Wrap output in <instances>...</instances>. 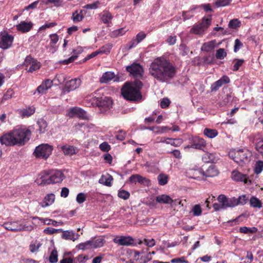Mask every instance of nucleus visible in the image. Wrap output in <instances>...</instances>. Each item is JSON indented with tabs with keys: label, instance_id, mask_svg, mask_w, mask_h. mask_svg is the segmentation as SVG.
<instances>
[{
	"label": "nucleus",
	"instance_id": "63",
	"mask_svg": "<svg viewBox=\"0 0 263 263\" xmlns=\"http://www.w3.org/2000/svg\"><path fill=\"white\" fill-rule=\"evenodd\" d=\"M146 35L144 32H140L136 35L135 39L138 42V43H140L146 37Z\"/></svg>",
	"mask_w": 263,
	"mask_h": 263
},
{
	"label": "nucleus",
	"instance_id": "60",
	"mask_svg": "<svg viewBox=\"0 0 263 263\" xmlns=\"http://www.w3.org/2000/svg\"><path fill=\"white\" fill-rule=\"evenodd\" d=\"M77 58H78V55H74L71 56V57H70L69 58H68L67 59L61 61L60 62V63L61 64H63L64 65H67V64H68L73 62L75 60H76L77 59Z\"/></svg>",
	"mask_w": 263,
	"mask_h": 263
},
{
	"label": "nucleus",
	"instance_id": "25",
	"mask_svg": "<svg viewBox=\"0 0 263 263\" xmlns=\"http://www.w3.org/2000/svg\"><path fill=\"white\" fill-rule=\"evenodd\" d=\"M216 159L215 153H205L202 157V161L205 163H213Z\"/></svg>",
	"mask_w": 263,
	"mask_h": 263
},
{
	"label": "nucleus",
	"instance_id": "64",
	"mask_svg": "<svg viewBox=\"0 0 263 263\" xmlns=\"http://www.w3.org/2000/svg\"><path fill=\"white\" fill-rule=\"evenodd\" d=\"M126 132L123 130L118 131V134L116 135L117 139L119 140L122 141L124 140L125 137Z\"/></svg>",
	"mask_w": 263,
	"mask_h": 263
},
{
	"label": "nucleus",
	"instance_id": "31",
	"mask_svg": "<svg viewBox=\"0 0 263 263\" xmlns=\"http://www.w3.org/2000/svg\"><path fill=\"white\" fill-rule=\"evenodd\" d=\"M234 200H235L234 207L238 205H244L249 200L248 197L246 195H242L239 196L238 198H236L234 197Z\"/></svg>",
	"mask_w": 263,
	"mask_h": 263
},
{
	"label": "nucleus",
	"instance_id": "3",
	"mask_svg": "<svg viewBox=\"0 0 263 263\" xmlns=\"http://www.w3.org/2000/svg\"><path fill=\"white\" fill-rule=\"evenodd\" d=\"M142 86V82L139 80H135L132 82H126L121 89V93L127 100L139 101L142 98L140 91Z\"/></svg>",
	"mask_w": 263,
	"mask_h": 263
},
{
	"label": "nucleus",
	"instance_id": "51",
	"mask_svg": "<svg viewBox=\"0 0 263 263\" xmlns=\"http://www.w3.org/2000/svg\"><path fill=\"white\" fill-rule=\"evenodd\" d=\"M263 170V161H258L256 162L254 172L256 174H258L260 173Z\"/></svg>",
	"mask_w": 263,
	"mask_h": 263
},
{
	"label": "nucleus",
	"instance_id": "35",
	"mask_svg": "<svg viewBox=\"0 0 263 263\" xmlns=\"http://www.w3.org/2000/svg\"><path fill=\"white\" fill-rule=\"evenodd\" d=\"M215 47V42L213 41L205 43L203 44L201 49L203 51L210 52Z\"/></svg>",
	"mask_w": 263,
	"mask_h": 263
},
{
	"label": "nucleus",
	"instance_id": "46",
	"mask_svg": "<svg viewBox=\"0 0 263 263\" xmlns=\"http://www.w3.org/2000/svg\"><path fill=\"white\" fill-rule=\"evenodd\" d=\"M58 252L56 250L54 249L53 250L51 254L50 255V256L49 257V261L51 263H55L58 261Z\"/></svg>",
	"mask_w": 263,
	"mask_h": 263
},
{
	"label": "nucleus",
	"instance_id": "22",
	"mask_svg": "<svg viewBox=\"0 0 263 263\" xmlns=\"http://www.w3.org/2000/svg\"><path fill=\"white\" fill-rule=\"evenodd\" d=\"M80 237L79 234H76L72 231H63L62 237L66 240H71L75 241Z\"/></svg>",
	"mask_w": 263,
	"mask_h": 263
},
{
	"label": "nucleus",
	"instance_id": "14",
	"mask_svg": "<svg viewBox=\"0 0 263 263\" xmlns=\"http://www.w3.org/2000/svg\"><path fill=\"white\" fill-rule=\"evenodd\" d=\"M129 181L131 183L136 184L137 182L139 183L144 186H149L151 184V181L145 177L138 174L132 175L129 178Z\"/></svg>",
	"mask_w": 263,
	"mask_h": 263
},
{
	"label": "nucleus",
	"instance_id": "40",
	"mask_svg": "<svg viewBox=\"0 0 263 263\" xmlns=\"http://www.w3.org/2000/svg\"><path fill=\"white\" fill-rule=\"evenodd\" d=\"M41 65L40 62H37V60H35L34 62L32 63L29 68H26V69L28 72H33L40 68Z\"/></svg>",
	"mask_w": 263,
	"mask_h": 263
},
{
	"label": "nucleus",
	"instance_id": "57",
	"mask_svg": "<svg viewBox=\"0 0 263 263\" xmlns=\"http://www.w3.org/2000/svg\"><path fill=\"white\" fill-rule=\"evenodd\" d=\"M230 2L231 0H217L215 4L217 7H224L228 5Z\"/></svg>",
	"mask_w": 263,
	"mask_h": 263
},
{
	"label": "nucleus",
	"instance_id": "54",
	"mask_svg": "<svg viewBox=\"0 0 263 263\" xmlns=\"http://www.w3.org/2000/svg\"><path fill=\"white\" fill-rule=\"evenodd\" d=\"M255 149L259 153L263 154V138H261L255 144Z\"/></svg>",
	"mask_w": 263,
	"mask_h": 263
},
{
	"label": "nucleus",
	"instance_id": "39",
	"mask_svg": "<svg viewBox=\"0 0 263 263\" xmlns=\"http://www.w3.org/2000/svg\"><path fill=\"white\" fill-rule=\"evenodd\" d=\"M258 229L256 227L248 228L242 227L239 228V232L242 233H255L257 232Z\"/></svg>",
	"mask_w": 263,
	"mask_h": 263
},
{
	"label": "nucleus",
	"instance_id": "2",
	"mask_svg": "<svg viewBox=\"0 0 263 263\" xmlns=\"http://www.w3.org/2000/svg\"><path fill=\"white\" fill-rule=\"evenodd\" d=\"M31 134L29 129L16 128L1 136L0 143L8 146L24 145L30 139Z\"/></svg>",
	"mask_w": 263,
	"mask_h": 263
},
{
	"label": "nucleus",
	"instance_id": "27",
	"mask_svg": "<svg viewBox=\"0 0 263 263\" xmlns=\"http://www.w3.org/2000/svg\"><path fill=\"white\" fill-rule=\"evenodd\" d=\"M115 77L114 72L107 71L103 73L100 81L102 83H107Z\"/></svg>",
	"mask_w": 263,
	"mask_h": 263
},
{
	"label": "nucleus",
	"instance_id": "45",
	"mask_svg": "<svg viewBox=\"0 0 263 263\" xmlns=\"http://www.w3.org/2000/svg\"><path fill=\"white\" fill-rule=\"evenodd\" d=\"M179 49L180 54H181L182 56H185L187 55L190 51V48L183 44L180 45Z\"/></svg>",
	"mask_w": 263,
	"mask_h": 263
},
{
	"label": "nucleus",
	"instance_id": "38",
	"mask_svg": "<svg viewBox=\"0 0 263 263\" xmlns=\"http://www.w3.org/2000/svg\"><path fill=\"white\" fill-rule=\"evenodd\" d=\"M83 10H81L79 13L76 11L72 13V19L74 23L80 22L84 18L83 14Z\"/></svg>",
	"mask_w": 263,
	"mask_h": 263
},
{
	"label": "nucleus",
	"instance_id": "18",
	"mask_svg": "<svg viewBox=\"0 0 263 263\" xmlns=\"http://www.w3.org/2000/svg\"><path fill=\"white\" fill-rule=\"evenodd\" d=\"M198 172L201 173L206 177H213L217 176L219 173V172L216 168L215 166L213 165H210L205 171H198Z\"/></svg>",
	"mask_w": 263,
	"mask_h": 263
},
{
	"label": "nucleus",
	"instance_id": "61",
	"mask_svg": "<svg viewBox=\"0 0 263 263\" xmlns=\"http://www.w3.org/2000/svg\"><path fill=\"white\" fill-rule=\"evenodd\" d=\"M243 46L242 43L239 39L235 40V45L234 48V51L237 52Z\"/></svg>",
	"mask_w": 263,
	"mask_h": 263
},
{
	"label": "nucleus",
	"instance_id": "16",
	"mask_svg": "<svg viewBox=\"0 0 263 263\" xmlns=\"http://www.w3.org/2000/svg\"><path fill=\"white\" fill-rule=\"evenodd\" d=\"M205 145L206 142L203 139L195 137L193 139L191 145H187L186 147L202 150Z\"/></svg>",
	"mask_w": 263,
	"mask_h": 263
},
{
	"label": "nucleus",
	"instance_id": "58",
	"mask_svg": "<svg viewBox=\"0 0 263 263\" xmlns=\"http://www.w3.org/2000/svg\"><path fill=\"white\" fill-rule=\"evenodd\" d=\"M100 2L97 1L92 4H87L84 6V8L87 9H96L98 8Z\"/></svg>",
	"mask_w": 263,
	"mask_h": 263
},
{
	"label": "nucleus",
	"instance_id": "17",
	"mask_svg": "<svg viewBox=\"0 0 263 263\" xmlns=\"http://www.w3.org/2000/svg\"><path fill=\"white\" fill-rule=\"evenodd\" d=\"M230 81V80L228 76H222L219 80L212 84L211 86V91L213 92L217 91L223 85L229 83Z\"/></svg>",
	"mask_w": 263,
	"mask_h": 263
},
{
	"label": "nucleus",
	"instance_id": "34",
	"mask_svg": "<svg viewBox=\"0 0 263 263\" xmlns=\"http://www.w3.org/2000/svg\"><path fill=\"white\" fill-rule=\"evenodd\" d=\"M92 248H98L102 247L104 243V240L101 238H98L90 240Z\"/></svg>",
	"mask_w": 263,
	"mask_h": 263
},
{
	"label": "nucleus",
	"instance_id": "1",
	"mask_svg": "<svg viewBox=\"0 0 263 263\" xmlns=\"http://www.w3.org/2000/svg\"><path fill=\"white\" fill-rule=\"evenodd\" d=\"M150 74L161 83H168L176 76V67L164 58L154 60L149 67Z\"/></svg>",
	"mask_w": 263,
	"mask_h": 263
},
{
	"label": "nucleus",
	"instance_id": "11",
	"mask_svg": "<svg viewBox=\"0 0 263 263\" xmlns=\"http://www.w3.org/2000/svg\"><path fill=\"white\" fill-rule=\"evenodd\" d=\"M3 227L6 229L13 232H18L26 230L27 228L28 227L25 226V225L20 224L17 221L5 222L3 224Z\"/></svg>",
	"mask_w": 263,
	"mask_h": 263
},
{
	"label": "nucleus",
	"instance_id": "37",
	"mask_svg": "<svg viewBox=\"0 0 263 263\" xmlns=\"http://www.w3.org/2000/svg\"><path fill=\"white\" fill-rule=\"evenodd\" d=\"M37 125L39 126V131L40 134L44 133L47 126V123L46 121L43 119L37 121Z\"/></svg>",
	"mask_w": 263,
	"mask_h": 263
},
{
	"label": "nucleus",
	"instance_id": "48",
	"mask_svg": "<svg viewBox=\"0 0 263 263\" xmlns=\"http://www.w3.org/2000/svg\"><path fill=\"white\" fill-rule=\"evenodd\" d=\"M194 216H199L201 215L202 209L199 204L194 205L191 211Z\"/></svg>",
	"mask_w": 263,
	"mask_h": 263
},
{
	"label": "nucleus",
	"instance_id": "52",
	"mask_svg": "<svg viewBox=\"0 0 263 263\" xmlns=\"http://www.w3.org/2000/svg\"><path fill=\"white\" fill-rule=\"evenodd\" d=\"M86 200V195L84 193H79L76 197V201L79 204L84 203Z\"/></svg>",
	"mask_w": 263,
	"mask_h": 263
},
{
	"label": "nucleus",
	"instance_id": "41",
	"mask_svg": "<svg viewBox=\"0 0 263 263\" xmlns=\"http://www.w3.org/2000/svg\"><path fill=\"white\" fill-rule=\"evenodd\" d=\"M211 16V15H209L207 17H203L202 20V22L201 23H200V24L202 25L203 27H204V29L205 30L207 29L209 27V26L211 25L212 20Z\"/></svg>",
	"mask_w": 263,
	"mask_h": 263
},
{
	"label": "nucleus",
	"instance_id": "13",
	"mask_svg": "<svg viewBox=\"0 0 263 263\" xmlns=\"http://www.w3.org/2000/svg\"><path fill=\"white\" fill-rule=\"evenodd\" d=\"M81 82V80L78 78L71 79L66 82L63 89V91L64 93L69 92L76 89L80 86Z\"/></svg>",
	"mask_w": 263,
	"mask_h": 263
},
{
	"label": "nucleus",
	"instance_id": "23",
	"mask_svg": "<svg viewBox=\"0 0 263 263\" xmlns=\"http://www.w3.org/2000/svg\"><path fill=\"white\" fill-rule=\"evenodd\" d=\"M32 27V24L31 22H21L16 26L17 29L22 32L29 31Z\"/></svg>",
	"mask_w": 263,
	"mask_h": 263
},
{
	"label": "nucleus",
	"instance_id": "59",
	"mask_svg": "<svg viewBox=\"0 0 263 263\" xmlns=\"http://www.w3.org/2000/svg\"><path fill=\"white\" fill-rule=\"evenodd\" d=\"M232 97L230 94H227L223 97L222 102L220 103L221 105H226L232 100Z\"/></svg>",
	"mask_w": 263,
	"mask_h": 263
},
{
	"label": "nucleus",
	"instance_id": "56",
	"mask_svg": "<svg viewBox=\"0 0 263 263\" xmlns=\"http://www.w3.org/2000/svg\"><path fill=\"white\" fill-rule=\"evenodd\" d=\"M34 60L35 59L30 55L27 56L24 61V65L25 66L26 68H28V66H30L31 64L34 62Z\"/></svg>",
	"mask_w": 263,
	"mask_h": 263
},
{
	"label": "nucleus",
	"instance_id": "5",
	"mask_svg": "<svg viewBox=\"0 0 263 263\" xmlns=\"http://www.w3.org/2000/svg\"><path fill=\"white\" fill-rule=\"evenodd\" d=\"M65 176L63 173L60 171H54L47 173L45 175H42L40 180L41 182H38L40 185L59 183L64 179Z\"/></svg>",
	"mask_w": 263,
	"mask_h": 263
},
{
	"label": "nucleus",
	"instance_id": "19",
	"mask_svg": "<svg viewBox=\"0 0 263 263\" xmlns=\"http://www.w3.org/2000/svg\"><path fill=\"white\" fill-rule=\"evenodd\" d=\"M61 149L65 155L71 156L77 154L79 149L73 145L66 144L61 147Z\"/></svg>",
	"mask_w": 263,
	"mask_h": 263
},
{
	"label": "nucleus",
	"instance_id": "55",
	"mask_svg": "<svg viewBox=\"0 0 263 263\" xmlns=\"http://www.w3.org/2000/svg\"><path fill=\"white\" fill-rule=\"evenodd\" d=\"M35 112V108L34 107H29L23 111V115L24 116H30Z\"/></svg>",
	"mask_w": 263,
	"mask_h": 263
},
{
	"label": "nucleus",
	"instance_id": "50",
	"mask_svg": "<svg viewBox=\"0 0 263 263\" xmlns=\"http://www.w3.org/2000/svg\"><path fill=\"white\" fill-rule=\"evenodd\" d=\"M79 107H77L71 108L67 113V116L70 118H73L75 116H77L79 112Z\"/></svg>",
	"mask_w": 263,
	"mask_h": 263
},
{
	"label": "nucleus",
	"instance_id": "43",
	"mask_svg": "<svg viewBox=\"0 0 263 263\" xmlns=\"http://www.w3.org/2000/svg\"><path fill=\"white\" fill-rule=\"evenodd\" d=\"M157 179L160 185H164L167 183L168 177L163 174H160L158 176Z\"/></svg>",
	"mask_w": 263,
	"mask_h": 263
},
{
	"label": "nucleus",
	"instance_id": "10",
	"mask_svg": "<svg viewBox=\"0 0 263 263\" xmlns=\"http://www.w3.org/2000/svg\"><path fill=\"white\" fill-rule=\"evenodd\" d=\"M132 252L134 253V259L136 261V263H147L152 259L151 253L144 254V251L140 252L133 250Z\"/></svg>",
	"mask_w": 263,
	"mask_h": 263
},
{
	"label": "nucleus",
	"instance_id": "32",
	"mask_svg": "<svg viewBox=\"0 0 263 263\" xmlns=\"http://www.w3.org/2000/svg\"><path fill=\"white\" fill-rule=\"evenodd\" d=\"M55 196L53 194H48L45 196L43 203L44 205H42L43 207L51 205L54 201Z\"/></svg>",
	"mask_w": 263,
	"mask_h": 263
},
{
	"label": "nucleus",
	"instance_id": "28",
	"mask_svg": "<svg viewBox=\"0 0 263 263\" xmlns=\"http://www.w3.org/2000/svg\"><path fill=\"white\" fill-rule=\"evenodd\" d=\"M205 29L204 27L200 24L194 25L190 30V32L198 35H201L204 33Z\"/></svg>",
	"mask_w": 263,
	"mask_h": 263
},
{
	"label": "nucleus",
	"instance_id": "12",
	"mask_svg": "<svg viewBox=\"0 0 263 263\" xmlns=\"http://www.w3.org/2000/svg\"><path fill=\"white\" fill-rule=\"evenodd\" d=\"M14 37L8 33L2 35L0 37V48L3 49L9 48L13 43Z\"/></svg>",
	"mask_w": 263,
	"mask_h": 263
},
{
	"label": "nucleus",
	"instance_id": "26",
	"mask_svg": "<svg viewBox=\"0 0 263 263\" xmlns=\"http://www.w3.org/2000/svg\"><path fill=\"white\" fill-rule=\"evenodd\" d=\"M113 180V177L109 174L107 175H102L99 179V183H102L107 186H111L112 185L111 181Z\"/></svg>",
	"mask_w": 263,
	"mask_h": 263
},
{
	"label": "nucleus",
	"instance_id": "49",
	"mask_svg": "<svg viewBox=\"0 0 263 263\" xmlns=\"http://www.w3.org/2000/svg\"><path fill=\"white\" fill-rule=\"evenodd\" d=\"M138 44V42L137 41L135 38H134L125 45V48L126 50H130L135 47Z\"/></svg>",
	"mask_w": 263,
	"mask_h": 263
},
{
	"label": "nucleus",
	"instance_id": "8",
	"mask_svg": "<svg viewBox=\"0 0 263 263\" xmlns=\"http://www.w3.org/2000/svg\"><path fill=\"white\" fill-rule=\"evenodd\" d=\"M127 71L135 78H141L143 76V67L138 63H133L126 68Z\"/></svg>",
	"mask_w": 263,
	"mask_h": 263
},
{
	"label": "nucleus",
	"instance_id": "53",
	"mask_svg": "<svg viewBox=\"0 0 263 263\" xmlns=\"http://www.w3.org/2000/svg\"><path fill=\"white\" fill-rule=\"evenodd\" d=\"M118 196L120 198L126 200L129 198L130 194L128 192L124 190H122L119 191Z\"/></svg>",
	"mask_w": 263,
	"mask_h": 263
},
{
	"label": "nucleus",
	"instance_id": "21",
	"mask_svg": "<svg viewBox=\"0 0 263 263\" xmlns=\"http://www.w3.org/2000/svg\"><path fill=\"white\" fill-rule=\"evenodd\" d=\"M231 178L233 180L236 181L244 182L245 183L247 182V175L242 174L236 170L232 172Z\"/></svg>",
	"mask_w": 263,
	"mask_h": 263
},
{
	"label": "nucleus",
	"instance_id": "33",
	"mask_svg": "<svg viewBox=\"0 0 263 263\" xmlns=\"http://www.w3.org/2000/svg\"><path fill=\"white\" fill-rule=\"evenodd\" d=\"M203 134L210 138H213L218 135V132L216 129L206 128L204 129Z\"/></svg>",
	"mask_w": 263,
	"mask_h": 263
},
{
	"label": "nucleus",
	"instance_id": "4",
	"mask_svg": "<svg viewBox=\"0 0 263 263\" xmlns=\"http://www.w3.org/2000/svg\"><path fill=\"white\" fill-rule=\"evenodd\" d=\"M97 91L86 97L85 99L86 106L90 107L97 106L100 108V112L104 113L112 106V100L109 97L97 96Z\"/></svg>",
	"mask_w": 263,
	"mask_h": 263
},
{
	"label": "nucleus",
	"instance_id": "44",
	"mask_svg": "<svg viewBox=\"0 0 263 263\" xmlns=\"http://www.w3.org/2000/svg\"><path fill=\"white\" fill-rule=\"evenodd\" d=\"M241 22L237 18L231 20L229 23V27L232 29H236L240 26Z\"/></svg>",
	"mask_w": 263,
	"mask_h": 263
},
{
	"label": "nucleus",
	"instance_id": "15",
	"mask_svg": "<svg viewBox=\"0 0 263 263\" xmlns=\"http://www.w3.org/2000/svg\"><path fill=\"white\" fill-rule=\"evenodd\" d=\"M217 200L224 209L234 207L235 201L234 197L228 198L224 195L221 194L218 197Z\"/></svg>",
	"mask_w": 263,
	"mask_h": 263
},
{
	"label": "nucleus",
	"instance_id": "30",
	"mask_svg": "<svg viewBox=\"0 0 263 263\" xmlns=\"http://www.w3.org/2000/svg\"><path fill=\"white\" fill-rule=\"evenodd\" d=\"M249 201L250 205L251 207L258 209H260L262 207L261 201L259 199L254 196H252Z\"/></svg>",
	"mask_w": 263,
	"mask_h": 263
},
{
	"label": "nucleus",
	"instance_id": "7",
	"mask_svg": "<svg viewBox=\"0 0 263 263\" xmlns=\"http://www.w3.org/2000/svg\"><path fill=\"white\" fill-rule=\"evenodd\" d=\"M53 146L47 143L41 144L36 146L33 155L35 157L46 160L52 154Z\"/></svg>",
	"mask_w": 263,
	"mask_h": 263
},
{
	"label": "nucleus",
	"instance_id": "9",
	"mask_svg": "<svg viewBox=\"0 0 263 263\" xmlns=\"http://www.w3.org/2000/svg\"><path fill=\"white\" fill-rule=\"evenodd\" d=\"M113 242L120 246H130L134 245V239L129 236H117L113 239Z\"/></svg>",
	"mask_w": 263,
	"mask_h": 263
},
{
	"label": "nucleus",
	"instance_id": "47",
	"mask_svg": "<svg viewBox=\"0 0 263 263\" xmlns=\"http://www.w3.org/2000/svg\"><path fill=\"white\" fill-rule=\"evenodd\" d=\"M215 56L216 59L222 60L227 56V52L223 48H219L216 51Z\"/></svg>",
	"mask_w": 263,
	"mask_h": 263
},
{
	"label": "nucleus",
	"instance_id": "6",
	"mask_svg": "<svg viewBox=\"0 0 263 263\" xmlns=\"http://www.w3.org/2000/svg\"><path fill=\"white\" fill-rule=\"evenodd\" d=\"M250 153L247 149H238L236 151H232L229 153V156L239 165L249 161Z\"/></svg>",
	"mask_w": 263,
	"mask_h": 263
},
{
	"label": "nucleus",
	"instance_id": "42",
	"mask_svg": "<svg viewBox=\"0 0 263 263\" xmlns=\"http://www.w3.org/2000/svg\"><path fill=\"white\" fill-rule=\"evenodd\" d=\"M41 245V243L37 240L34 242H32L29 246V249L30 252L32 253L35 252L39 250Z\"/></svg>",
	"mask_w": 263,
	"mask_h": 263
},
{
	"label": "nucleus",
	"instance_id": "36",
	"mask_svg": "<svg viewBox=\"0 0 263 263\" xmlns=\"http://www.w3.org/2000/svg\"><path fill=\"white\" fill-rule=\"evenodd\" d=\"M77 248L79 250H85L92 248L91 240H88L84 242L79 243Z\"/></svg>",
	"mask_w": 263,
	"mask_h": 263
},
{
	"label": "nucleus",
	"instance_id": "29",
	"mask_svg": "<svg viewBox=\"0 0 263 263\" xmlns=\"http://www.w3.org/2000/svg\"><path fill=\"white\" fill-rule=\"evenodd\" d=\"M106 52H109V51H106V50L105 49V47H102V48L98 49V50L92 52L90 54H88L86 57H85L83 59V62H85L87 60L96 57L99 54L106 53Z\"/></svg>",
	"mask_w": 263,
	"mask_h": 263
},
{
	"label": "nucleus",
	"instance_id": "24",
	"mask_svg": "<svg viewBox=\"0 0 263 263\" xmlns=\"http://www.w3.org/2000/svg\"><path fill=\"white\" fill-rule=\"evenodd\" d=\"M156 201L159 203L172 204L173 199L168 195L162 194L156 197Z\"/></svg>",
	"mask_w": 263,
	"mask_h": 263
},
{
	"label": "nucleus",
	"instance_id": "62",
	"mask_svg": "<svg viewBox=\"0 0 263 263\" xmlns=\"http://www.w3.org/2000/svg\"><path fill=\"white\" fill-rule=\"evenodd\" d=\"M171 102L167 98H163L160 102V106L162 108H165L168 107Z\"/></svg>",
	"mask_w": 263,
	"mask_h": 263
},
{
	"label": "nucleus",
	"instance_id": "20",
	"mask_svg": "<svg viewBox=\"0 0 263 263\" xmlns=\"http://www.w3.org/2000/svg\"><path fill=\"white\" fill-rule=\"evenodd\" d=\"M100 20L105 24H108L111 23L113 16L108 11L104 10L100 14Z\"/></svg>",
	"mask_w": 263,
	"mask_h": 263
}]
</instances>
